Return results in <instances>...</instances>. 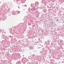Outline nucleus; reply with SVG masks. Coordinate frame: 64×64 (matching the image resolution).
Masks as SVG:
<instances>
[{
	"label": "nucleus",
	"instance_id": "nucleus-1",
	"mask_svg": "<svg viewBox=\"0 0 64 64\" xmlns=\"http://www.w3.org/2000/svg\"><path fill=\"white\" fill-rule=\"evenodd\" d=\"M58 19L57 20H56V21H58Z\"/></svg>",
	"mask_w": 64,
	"mask_h": 64
}]
</instances>
